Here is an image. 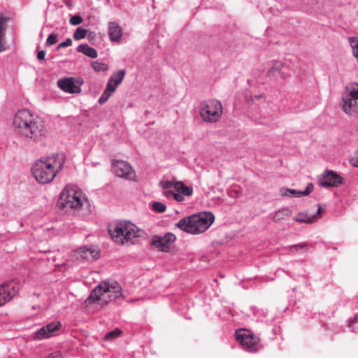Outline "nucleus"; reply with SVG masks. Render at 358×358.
Here are the masks:
<instances>
[{"mask_svg":"<svg viewBox=\"0 0 358 358\" xmlns=\"http://www.w3.org/2000/svg\"><path fill=\"white\" fill-rule=\"evenodd\" d=\"M13 125L22 138L31 143H40L47 135L43 121L35 117L27 109L20 110L16 113Z\"/></svg>","mask_w":358,"mask_h":358,"instance_id":"f257e3e1","label":"nucleus"},{"mask_svg":"<svg viewBox=\"0 0 358 358\" xmlns=\"http://www.w3.org/2000/svg\"><path fill=\"white\" fill-rule=\"evenodd\" d=\"M66 160L63 152L53 153L38 159L31 168L36 180L42 185L49 184L62 170Z\"/></svg>","mask_w":358,"mask_h":358,"instance_id":"f03ea898","label":"nucleus"},{"mask_svg":"<svg viewBox=\"0 0 358 358\" xmlns=\"http://www.w3.org/2000/svg\"><path fill=\"white\" fill-rule=\"evenodd\" d=\"M122 296V287L115 280H105L92 290L86 299L88 304L99 302L101 305H106Z\"/></svg>","mask_w":358,"mask_h":358,"instance_id":"7ed1b4c3","label":"nucleus"},{"mask_svg":"<svg viewBox=\"0 0 358 358\" xmlns=\"http://www.w3.org/2000/svg\"><path fill=\"white\" fill-rule=\"evenodd\" d=\"M215 220L210 212H201L185 217L176 223V227L192 234H199L206 231Z\"/></svg>","mask_w":358,"mask_h":358,"instance_id":"20e7f679","label":"nucleus"},{"mask_svg":"<svg viewBox=\"0 0 358 358\" xmlns=\"http://www.w3.org/2000/svg\"><path fill=\"white\" fill-rule=\"evenodd\" d=\"M112 240L118 245L132 244L140 236L139 229L130 221L122 220L108 227Z\"/></svg>","mask_w":358,"mask_h":358,"instance_id":"39448f33","label":"nucleus"},{"mask_svg":"<svg viewBox=\"0 0 358 358\" xmlns=\"http://www.w3.org/2000/svg\"><path fill=\"white\" fill-rule=\"evenodd\" d=\"M340 107L348 115L358 113V83H352L345 87L342 93Z\"/></svg>","mask_w":358,"mask_h":358,"instance_id":"423d86ee","label":"nucleus"},{"mask_svg":"<svg viewBox=\"0 0 358 358\" xmlns=\"http://www.w3.org/2000/svg\"><path fill=\"white\" fill-rule=\"evenodd\" d=\"M83 192L76 185H67L59 195V202L64 208H78L83 205Z\"/></svg>","mask_w":358,"mask_h":358,"instance_id":"0eeeda50","label":"nucleus"},{"mask_svg":"<svg viewBox=\"0 0 358 358\" xmlns=\"http://www.w3.org/2000/svg\"><path fill=\"white\" fill-rule=\"evenodd\" d=\"M222 105L218 100H210L201 105L199 113L206 122H216L222 115Z\"/></svg>","mask_w":358,"mask_h":358,"instance_id":"6e6552de","label":"nucleus"},{"mask_svg":"<svg viewBox=\"0 0 358 358\" xmlns=\"http://www.w3.org/2000/svg\"><path fill=\"white\" fill-rule=\"evenodd\" d=\"M236 340L242 347L250 352H256L261 348L259 338L255 336L250 331L245 329H238L236 331Z\"/></svg>","mask_w":358,"mask_h":358,"instance_id":"1a4fd4ad","label":"nucleus"},{"mask_svg":"<svg viewBox=\"0 0 358 358\" xmlns=\"http://www.w3.org/2000/svg\"><path fill=\"white\" fill-rule=\"evenodd\" d=\"M125 73L124 70L120 69L112 74L108 80L106 89L98 100L99 104L103 105L109 99L115 92L117 86L122 82Z\"/></svg>","mask_w":358,"mask_h":358,"instance_id":"9d476101","label":"nucleus"},{"mask_svg":"<svg viewBox=\"0 0 358 358\" xmlns=\"http://www.w3.org/2000/svg\"><path fill=\"white\" fill-rule=\"evenodd\" d=\"M83 82L81 79L73 77L64 78L57 81V86L64 92L69 94H78L81 92V85Z\"/></svg>","mask_w":358,"mask_h":358,"instance_id":"9b49d317","label":"nucleus"},{"mask_svg":"<svg viewBox=\"0 0 358 358\" xmlns=\"http://www.w3.org/2000/svg\"><path fill=\"white\" fill-rule=\"evenodd\" d=\"M20 285L15 280L0 285V306L9 301L19 291Z\"/></svg>","mask_w":358,"mask_h":358,"instance_id":"f8f14e48","label":"nucleus"},{"mask_svg":"<svg viewBox=\"0 0 358 358\" xmlns=\"http://www.w3.org/2000/svg\"><path fill=\"white\" fill-rule=\"evenodd\" d=\"M62 328V324L59 321L51 322L39 329L36 334L35 339L43 340L57 335Z\"/></svg>","mask_w":358,"mask_h":358,"instance_id":"ddd939ff","label":"nucleus"},{"mask_svg":"<svg viewBox=\"0 0 358 358\" xmlns=\"http://www.w3.org/2000/svg\"><path fill=\"white\" fill-rule=\"evenodd\" d=\"M114 173L120 178L133 180L135 178V172L132 167L126 162L115 160L113 162Z\"/></svg>","mask_w":358,"mask_h":358,"instance_id":"4468645a","label":"nucleus"},{"mask_svg":"<svg viewBox=\"0 0 358 358\" xmlns=\"http://www.w3.org/2000/svg\"><path fill=\"white\" fill-rule=\"evenodd\" d=\"M74 256L78 260L93 261L99 256V250L97 247L83 246L74 252Z\"/></svg>","mask_w":358,"mask_h":358,"instance_id":"2eb2a0df","label":"nucleus"},{"mask_svg":"<svg viewBox=\"0 0 358 358\" xmlns=\"http://www.w3.org/2000/svg\"><path fill=\"white\" fill-rule=\"evenodd\" d=\"M176 241V236L172 233H167L164 236H156L152 241V245L159 250L166 252L170 249L171 245Z\"/></svg>","mask_w":358,"mask_h":358,"instance_id":"dca6fc26","label":"nucleus"},{"mask_svg":"<svg viewBox=\"0 0 358 358\" xmlns=\"http://www.w3.org/2000/svg\"><path fill=\"white\" fill-rule=\"evenodd\" d=\"M319 182L324 187H336L342 183V178L334 171H326Z\"/></svg>","mask_w":358,"mask_h":358,"instance_id":"f3484780","label":"nucleus"},{"mask_svg":"<svg viewBox=\"0 0 358 358\" xmlns=\"http://www.w3.org/2000/svg\"><path fill=\"white\" fill-rule=\"evenodd\" d=\"M108 35L110 39L113 42H119L122 36V30L120 25L115 22L109 23Z\"/></svg>","mask_w":358,"mask_h":358,"instance_id":"a211bd4d","label":"nucleus"},{"mask_svg":"<svg viewBox=\"0 0 358 358\" xmlns=\"http://www.w3.org/2000/svg\"><path fill=\"white\" fill-rule=\"evenodd\" d=\"M321 210L322 208H320V206H318L317 212L313 215H309L303 212L299 213L295 216L294 220L297 222L310 224L316 220L317 216L321 213Z\"/></svg>","mask_w":358,"mask_h":358,"instance_id":"6ab92c4d","label":"nucleus"},{"mask_svg":"<svg viewBox=\"0 0 358 358\" xmlns=\"http://www.w3.org/2000/svg\"><path fill=\"white\" fill-rule=\"evenodd\" d=\"M76 50L78 52H82L92 59H95L98 56L96 50L94 48L90 47L87 44H80L77 47Z\"/></svg>","mask_w":358,"mask_h":358,"instance_id":"aec40b11","label":"nucleus"},{"mask_svg":"<svg viewBox=\"0 0 358 358\" xmlns=\"http://www.w3.org/2000/svg\"><path fill=\"white\" fill-rule=\"evenodd\" d=\"M6 17L0 16V52L5 49L3 41L6 29Z\"/></svg>","mask_w":358,"mask_h":358,"instance_id":"412c9836","label":"nucleus"},{"mask_svg":"<svg viewBox=\"0 0 358 358\" xmlns=\"http://www.w3.org/2000/svg\"><path fill=\"white\" fill-rule=\"evenodd\" d=\"M176 192L181 193L184 196H189L193 193V189L191 187H188L184 185L181 181L176 182Z\"/></svg>","mask_w":358,"mask_h":358,"instance_id":"4be33fe9","label":"nucleus"},{"mask_svg":"<svg viewBox=\"0 0 358 358\" xmlns=\"http://www.w3.org/2000/svg\"><path fill=\"white\" fill-rule=\"evenodd\" d=\"M291 214L292 211L289 208H283L275 212L273 219L275 221H280L289 216Z\"/></svg>","mask_w":358,"mask_h":358,"instance_id":"5701e85b","label":"nucleus"},{"mask_svg":"<svg viewBox=\"0 0 358 358\" xmlns=\"http://www.w3.org/2000/svg\"><path fill=\"white\" fill-rule=\"evenodd\" d=\"M302 191H297L296 189H286L285 190H281V195L283 196H290V197H301L303 196Z\"/></svg>","mask_w":358,"mask_h":358,"instance_id":"b1692460","label":"nucleus"},{"mask_svg":"<svg viewBox=\"0 0 358 358\" xmlns=\"http://www.w3.org/2000/svg\"><path fill=\"white\" fill-rule=\"evenodd\" d=\"M282 65L280 63H276L275 66L271 67L268 71V73L269 76H275L276 74H279L281 77H282L283 72L282 71Z\"/></svg>","mask_w":358,"mask_h":358,"instance_id":"393cba45","label":"nucleus"},{"mask_svg":"<svg viewBox=\"0 0 358 358\" xmlns=\"http://www.w3.org/2000/svg\"><path fill=\"white\" fill-rule=\"evenodd\" d=\"M122 334V331L119 329H115L111 331L108 332L104 336V340L106 341H111L118 338Z\"/></svg>","mask_w":358,"mask_h":358,"instance_id":"a878e982","label":"nucleus"},{"mask_svg":"<svg viewBox=\"0 0 358 358\" xmlns=\"http://www.w3.org/2000/svg\"><path fill=\"white\" fill-rule=\"evenodd\" d=\"M349 43L350 45V47L352 49V53L353 55L358 60V38L356 37H350Z\"/></svg>","mask_w":358,"mask_h":358,"instance_id":"bb28decb","label":"nucleus"},{"mask_svg":"<svg viewBox=\"0 0 358 358\" xmlns=\"http://www.w3.org/2000/svg\"><path fill=\"white\" fill-rule=\"evenodd\" d=\"M87 32H88L87 29H84L81 27H78L73 34V38L76 41H79L80 39H83L86 36Z\"/></svg>","mask_w":358,"mask_h":358,"instance_id":"cd10ccee","label":"nucleus"},{"mask_svg":"<svg viewBox=\"0 0 358 358\" xmlns=\"http://www.w3.org/2000/svg\"><path fill=\"white\" fill-rule=\"evenodd\" d=\"M176 182L177 181L175 180H162L159 182V185L163 189H174V190L176 191Z\"/></svg>","mask_w":358,"mask_h":358,"instance_id":"c85d7f7f","label":"nucleus"},{"mask_svg":"<svg viewBox=\"0 0 358 358\" xmlns=\"http://www.w3.org/2000/svg\"><path fill=\"white\" fill-rule=\"evenodd\" d=\"M152 208L154 211L159 213H162L166 210V205L159 201H154L152 203Z\"/></svg>","mask_w":358,"mask_h":358,"instance_id":"c756f323","label":"nucleus"},{"mask_svg":"<svg viewBox=\"0 0 358 358\" xmlns=\"http://www.w3.org/2000/svg\"><path fill=\"white\" fill-rule=\"evenodd\" d=\"M92 66L96 71H106L108 69L107 64L97 61L92 62Z\"/></svg>","mask_w":358,"mask_h":358,"instance_id":"7c9ffc66","label":"nucleus"},{"mask_svg":"<svg viewBox=\"0 0 358 358\" xmlns=\"http://www.w3.org/2000/svg\"><path fill=\"white\" fill-rule=\"evenodd\" d=\"M57 37H58L57 34H55V33L50 34L48 36V37L45 41V45L50 46V45H54L55 43H56L57 41Z\"/></svg>","mask_w":358,"mask_h":358,"instance_id":"2f4dec72","label":"nucleus"},{"mask_svg":"<svg viewBox=\"0 0 358 358\" xmlns=\"http://www.w3.org/2000/svg\"><path fill=\"white\" fill-rule=\"evenodd\" d=\"M307 246H308V245L306 243L296 244V245H291L289 248V250L292 252H297L299 250L307 248Z\"/></svg>","mask_w":358,"mask_h":358,"instance_id":"473e14b6","label":"nucleus"},{"mask_svg":"<svg viewBox=\"0 0 358 358\" xmlns=\"http://www.w3.org/2000/svg\"><path fill=\"white\" fill-rule=\"evenodd\" d=\"M82 22L83 18L79 15H74L70 19V23L73 25L80 24Z\"/></svg>","mask_w":358,"mask_h":358,"instance_id":"72a5a7b5","label":"nucleus"},{"mask_svg":"<svg viewBox=\"0 0 358 358\" xmlns=\"http://www.w3.org/2000/svg\"><path fill=\"white\" fill-rule=\"evenodd\" d=\"M72 44V41L70 38H68L66 39L65 41L60 43L58 46L57 49H60L65 47H69Z\"/></svg>","mask_w":358,"mask_h":358,"instance_id":"f704fd0d","label":"nucleus"},{"mask_svg":"<svg viewBox=\"0 0 358 358\" xmlns=\"http://www.w3.org/2000/svg\"><path fill=\"white\" fill-rule=\"evenodd\" d=\"M313 190V185L308 183L304 190L302 191L303 196L308 195Z\"/></svg>","mask_w":358,"mask_h":358,"instance_id":"c9c22d12","label":"nucleus"},{"mask_svg":"<svg viewBox=\"0 0 358 358\" xmlns=\"http://www.w3.org/2000/svg\"><path fill=\"white\" fill-rule=\"evenodd\" d=\"M173 198L176 201L178 202H182L185 200V196L178 192H175V194H173Z\"/></svg>","mask_w":358,"mask_h":358,"instance_id":"e433bc0d","label":"nucleus"},{"mask_svg":"<svg viewBox=\"0 0 358 358\" xmlns=\"http://www.w3.org/2000/svg\"><path fill=\"white\" fill-rule=\"evenodd\" d=\"M174 194L175 192L173 191V189H163V195L166 198L173 197Z\"/></svg>","mask_w":358,"mask_h":358,"instance_id":"4c0bfd02","label":"nucleus"},{"mask_svg":"<svg viewBox=\"0 0 358 358\" xmlns=\"http://www.w3.org/2000/svg\"><path fill=\"white\" fill-rule=\"evenodd\" d=\"M351 164L354 166H358V150L355 152L354 157L351 159Z\"/></svg>","mask_w":358,"mask_h":358,"instance_id":"58836bf2","label":"nucleus"},{"mask_svg":"<svg viewBox=\"0 0 358 358\" xmlns=\"http://www.w3.org/2000/svg\"><path fill=\"white\" fill-rule=\"evenodd\" d=\"M45 358H61V355L59 352H55L48 355Z\"/></svg>","mask_w":358,"mask_h":358,"instance_id":"ea45409f","label":"nucleus"},{"mask_svg":"<svg viewBox=\"0 0 358 358\" xmlns=\"http://www.w3.org/2000/svg\"><path fill=\"white\" fill-rule=\"evenodd\" d=\"M45 52L44 50H41L37 54V58L39 60H43L45 58Z\"/></svg>","mask_w":358,"mask_h":358,"instance_id":"a19ab883","label":"nucleus"},{"mask_svg":"<svg viewBox=\"0 0 358 358\" xmlns=\"http://www.w3.org/2000/svg\"><path fill=\"white\" fill-rule=\"evenodd\" d=\"M352 322V323L358 322V314L355 316V317L353 318Z\"/></svg>","mask_w":358,"mask_h":358,"instance_id":"79ce46f5","label":"nucleus"}]
</instances>
